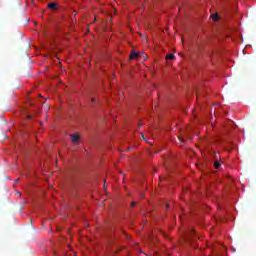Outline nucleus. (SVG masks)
Segmentation results:
<instances>
[{"mask_svg":"<svg viewBox=\"0 0 256 256\" xmlns=\"http://www.w3.org/2000/svg\"><path fill=\"white\" fill-rule=\"evenodd\" d=\"M139 55H141V52H132L130 54V59H137V57H139Z\"/></svg>","mask_w":256,"mask_h":256,"instance_id":"nucleus-3","label":"nucleus"},{"mask_svg":"<svg viewBox=\"0 0 256 256\" xmlns=\"http://www.w3.org/2000/svg\"><path fill=\"white\" fill-rule=\"evenodd\" d=\"M140 135H141V137H142V139H143L144 141H147V139L145 138V135L143 134V132H141Z\"/></svg>","mask_w":256,"mask_h":256,"instance_id":"nucleus-7","label":"nucleus"},{"mask_svg":"<svg viewBox=\"0 0 256 256\" xmlns=\"http://www.w3.org/2000/svg\"><path fill=\"white\" fill-rule=\"evenodd\" d=\"M72 143H79V136L77 134H72L71 136Z\"/></svg>","mask_w":256,"mask_h":256,"instance_id":"nucleus-1","label":"nucleus"},{"mask_svg":"<svg viewBox=\"0 0 256 256\" xmlns=\"http://www.w3.org/2000/svg\"><path fill=\"white\" fill-rule=\"evenodd\" d=\"M133 149V147H128L125 151L128 152V151H131Z\"/></svg>","mask_w":256,"mask_h":256,"instance_id":"nucleus-9","label":"nucleus"},{"mask_svg":"<svg viewBox=\"0 0 256 256\" xmlns=\"http://www.w3.org/2000/svg\"><path fill=\"white\" fill-rule=\"evenodd\" d=\"M167 209H169V204H166Z\"/></svg>","mask_w":256,"mask_h":256,"instance_id":"nucleus-13","label":"nucleus"},{"mask_svg":"<svg viewBox=\"0 0 256 256\" xmlns=\"http://www.w3.org/2000/svg\"><path fill=\"white\" fill-rule=\"evenodd\" d=\"M91 103H97V99L91 98Z\"/></svg>","mask_w":256,"mask_h":256,"instance_id":"nucleus-8","label":"nucleus"},{"mask_svg":"<svg viewBox=\"0 0 256 256\" xmlns=\"http://www.w3.org/2000/svg\"><path fill=\"white\" fill-rule=\"evenodd\" d=\"M74 15H77V12H74Z\"/></svg>","mask_w":256,"mask_h":256,"instance_id":"nucleus-14","label":"nucleus"},{"mask_svg":"<svg viewBox=\"0 0 256 256\" xmlns=\"http://www.w3.org/2000/svg\"><path fill=\"white\" fill-rule=\"evenodd\" d=\"M211 18L213 19V21H219V15L218 14H212Z\"/></svg>","mask_w":256,"mask_h":256,"instance_id":"nucleus-4","label":"nucleus"},{"mask_svg":"<svg viewBox=\"0 0 256 256\" xmlns=\"http://www.w3.org/2000/svg\"><path fill=\"white\" fill-rule=\"evenodd\" d=\"M27 117H28V119H31V115H28Z\"/></svg>","mask_w":256,"mask_h":256,"instance_id":"nucleus-12","label":"nucleus"},{"mask_svg":"<svg viewBox=\"0 0 256 256\" xmlns=\"http://www.w3.org/2000/svg\"><path fill=\"white\" fill-rule=\"evenodd\" d=\"M180 143H183V138H179Z\"/></svg>","mask_w":256,"mask_h":256,"instance_id":"nucleus-11","label":"nucleus"},{"mask_svg":"<svg viewBox=\"0 0 256 256\" xmlns=\"http://www.w3.org/2000/svg\"><path fill=\"white\" fill-rule=\"evenodd\" d=\"M166 59L169 61V60H171V59H175V55L174 54H168L167 56H166Z\"/></svg>","mask_w":256,"mask_h":256,"instance_id":"nucleus-5","label":"nucleus"},{"mask_svg":"<svg viewBox=\"0 0 256 256\" xmlns=\"http://www.w3.org/2000/svg\"><path fill=\"white\" fill-rule=\"evenodd\" d=\"M215 169H219L221 167V163L219 161H216L214 163Z\"/></svg>","mask_w":256,"mask_h":256,"instance_id":"nucleus-6","label":"nucleus"},{"mask_svg":"<svg viewBox=\"0 0 256 256\" xmlns=\"http://www.w3.org/2000/svg\"><path fill=\"white\" fill-rule=\"evenodd\" d=\"M135 205H137L136 202H132V203H131V207H135Z\"/></svg>","mask_w":256,"mask_h":256,"instance_id":"nucleus-10","label":"nucleus"},{"mask_svg":"<svg viewBox=\"0 0 256 256\" xmlns=\"http://www.w3.org/2000/svg\"><path fill=\"white\" fill-rule=\"evenodd\" d=\"M48 9H50L51 11L57 10V4H55V3H49V4H48Z\"/></svg>","mask_w":256,"mask_h":256,"instance_id":"nucleus-2","label":"nucleus"}]
</instances>
